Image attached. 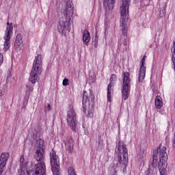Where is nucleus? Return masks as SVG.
Wrapping results in <instances>:
<instances>
[{"instance_id": "obj_1", "label": "nucleus", "mask_w": 175, "mask_h": 175, "mask_svg": "<svg viewBox=\"0 0 175 175\" xmlns=\"http://www.w3.org/2000/svg\"><path fill=\"white\" fill-rule=\"evenodd\" d=\"M157 167L159 168L160 174L165 175L167 173V153L165 147L153 150L152 162L146 175H157Z\"/></svg>"}, {"instance_id": "obj_2", "label": "nucleus", "mask_w": 175, "mask_h": 175, "mask_svg": "<svg viewBox=\"0 0 175 175\" xmlns=\"http://www.w3.org/2000/svg\"><path fill=\"white\" fill-rule=\"evenodd\" d=\"M131 0H122L120 12V25L122 27V35L126 36L128 35V27L126 23L129 18V3Z\"/></svg>"}, {"instance_id": "obj_3", "label": "nucleus", "mask_w": 175, "mask_h": 175, "mask_svg": "<svg viewBox=\"0 0 175 175\" xmlns=\"http://www.w3.org/2000/svg\"><path fill=\"white\" fill-rule=\"evenodd\" d=\"M64 13L66 14V20H61L57 27L59 32L62 33L64 32V31L66 29V27L73 21V15L75 14V12L73 11V3H72V1H68L66 2Z\"/></svg>"}, {"instance_id": "obj_4", "label": "nucleus", "mask_w": 175, "mask_h": 175, "mask_svg": "<svg viewBox=\"0 0 175 175\" xmlns=\"http://www.w3.org/2000/svg\"><path fill=\"white\" fill-rule=\"evenodd\" d=\"M40 75H42V55H37L33 62L29 79L30 83L31 84H36L39 81Z\"/></svg>"}, {"instance_id": "obj_5", "label": "nucleus", "mask_w": 175, "mask_h": 175, "mask_svg": "<svg viewBox=\"0 0 175 175\" xmlns=\"http://www.w3.org/2000/svg\"><path fill=\"white\" fill-rule=\"evenodd\" d=\"M118 154V161L121 165H126L128 163V149L126 145L120 143L116 151Z\"/></svg>"}, {"instance_id": "obj_6", "label": "nucleus", "mask_w": 175, "mask_h": 175, "mask_svg": "<svg viewBox=\"0 0 175 175\" xmlns=\"http://www.w3.org/2000/svg\"><path fill=\"white\" fill-rule=\"evenodd\" d=\"M131 91V79H129V72H125L123 75V85L122 89V98L126 100L129 98Z\"/></svg>"}, {"instance_id": "obj_7", "label": "nucleus", "mask_w": 175, "mask_h": 175, "mask_svg": "<svg viewBox=\"0 0 175 175\" xmlns=\"http://www.w3.org/2000/svg\"><path fill=\"white\" fill-rule=\"evenodd\" d=\"M50 162L51 165L52 172L54 175H61L59 172V158L57 157V153L52 150L50 152Z\"/></svg>"}, {"instance_id": "obj_8", "label": "nucleus", "mask_w": 175, "mask_h": 175, "mask_svg": "<svg viewBox=\"0 0 175 175\" xmlns=\"http://www.w3.org/2000/svg\"><path fill=\"white\" fill-rule=\"evenodd\" d=\"M7 25H8L5 30V33L3 37L4 43H3V51H8L10 49V34L13 33V23H7Z\"/></svg>"}, {"instance_id": "obj_9", "label": "nucleus", "mask_w": 175, "mask_h": 175, "mask_svg": "<svg viewBox=\"0 0 175 175\" xmlns=\"http://www.w3.org/2000/svg\"><path fill=\"white\" fill-rule=\"evenodd\" d=\"M67 122L72 131L76 132V112L73 109V105L69 106V110L67 112Z\"/></svg>"}, {"instance_id": "obj_10", "label": "nucleus", "mask_w": 175, "mask_h": 175, "mask_svg": "<svg viewBox=\"0 0 175 175\" xmlns=\"http://www.w3.org/2000/svg\"><path fill=\"white\" fill-rule=\"evenodd\" d=\"M32 175H46V165L44 162H40L34 165Z\"/></svg>"}, {"instance_id": "obj_11", "label": "nucleus", "mask_w": 175, "mask_h": 175, "mask_svg": "<svg viewBox=\"0 0 175 175\" xmlns=\"http://www.w3.org/2000/svg\"><path fill=\"white\" fill-rule=\"evenodd\" d=\"M146 62V55L143 57L141 60V67L139 72L138 81L139 83H143V80H144L146 77V66H144V64Z\"/></svg>"}, {"instance_id": "obj_12", "label": "nucleus", "mask_w": 175, "mask_h": 175, "mask_svg": "<svg viewBox=\"0 0 175 175\" xmlns=\"http://www.w3.org/2000/svg\"><path fill=\"white\" fill-rule=\"evenodd\" d=\"M116 80H117V76L114 74L111 75V78H110V83L108 85L107 87V99H108V102H111V83L113 81H116Z\"/></svg>"}, {"instance_id": "obj_13", "label": "nucleus", "mask_w": 175, "mask_h": 175, "mask_svg": "<svg viewBox=\"0 0 175 175\" xmlns=\"http://www.w3.org/2000/svg\"><path fill=\"white\" fill-rule=\"evenodd\" d=\"M14 48L17 50L23 49V35L21 33L17 34L14 42Z\"/></svg>"}, {"instance_id": "obj_14", "label": "nucleus", "mask_w": 175, "mask_h": 175, "mask_svg": "<svg viewBox=\"0 0 175 175\" xmlns=\"http://www.w3.org/2000/svg\"><path fill=\"white\" fill-rule=\"evenodd\" d=\"M10 154L8 152H3L0 157V167H4L8 163V159H9Z\"/></svg>"}, {"instance_id": "obj_15", "label": "nucleus", "mask_w": 175, "mask_h": 175, "mask_svg": "<svg viewBox=\"0 0 175 175\" xmlns=\"http://www.w3.org/2000/svg\"><path fill=\"white\" fill-rule=\"evenodd\" d=\"M44 156V150L37 149L34 154V158L36 161H42Z\"/></svg>"}, {"instance_id": "obj_16", "label": "nucleus", "mask_w": 175, "mask_h": 175, "mask_svg": "<svg viewBox=\"0 0 175 175\" xmlns=\"http://www.w3.org/2000/svg\"><path fill=\"white\" fill-rule=\"evenodd\" d=\"M115 3L116 0H105L104 8H105V9H108V10H113V9H114Z\"/></svg>"}, {"instance_id": "obj_17", "label": "nucleus", "mask_w": 175, "mask_h": 175, "mask_svg": "<svg viewBox=\"0 0 175 175\" xmlns=\"http://www.w3.org/2000/svg\"><path fill=\"white\" fill-rule=\"evenodd\" d=\"M83 40L85 44H88V43H90V40H91V36L90 35V31H88V30L83 31Z\"/></svg>"}, {"instance_id": "obj_18", "label": "nucleus", "mask_w": 175, "mask_h": 175, "mask_svg": "<svg viewBox=\"0 0 175 175\" xmlns=\"http://www.w3.org/2000/svg\"><path fill=\"white\" fill-rule=\"evenodd\" d=\"M154 105L157 109H161L163 106V103L162 102V97L160 96H157L154 101Z\"/></svg>"}, {"instance_id": "obj_19", "label": "nucleus", "mask_w": 175, "mask_h": 175, "mask_svg": "<svg viewBox=\"0 0 175 175\" xmlns=\"http://www.w3.org/2000/svg\"><path fill=\"white\" fill-rule=\"evenodd\" d=\"M44 141L42 139H39L36 141V149L37 150H44Z\"/></svg>"}, {"instance_id": "obj_20", "label": "nucleus", "mask_w": 175, "mask_h": 175, "mask_svg": "<svg viewBox=\"0 0 175 175\" xmlns=\"http://www.w3.org/2000/svg\"><path fill=\"white\" fill-rule=\"evenodd\" d=\"M18 173L19 175H28L29 172L27 170V167H21V168L18 170Z\"/></svg>"}, {"instance_id": "obj_21", "label": "nucleus", "mask_w": 175, "mask_h": 175, "mask_svg": "<svg viewBox=\"0 0 175 175\" xmlns=\"http://www.w3.org/2000/svg\"><path fill=\"white\" fill-rule=\"evenodd\" d=\"M88 97L87 96V92L83 91V111L85 113L87 111V108H85V103H87V99Z\"/></svg>"}, {"instance_id": "obj_22", "label": "nucleus", "mask_w": 175, "mask_h": 175, "mask_svg": "<svg viewBox=\"0 0 175 175\" xmlns=\"http://www.w3.org/2000/svg\"><path fill=\"white\" fill-rule=\"evenodd\" d=\"M66 147L68 150H73V141L72 139H69L66 143Z\"/></svg>"}, {"instance_id": "obj_23", "label": "nucleus", "mask_w": 175, "mask_h": 175, "mask_svg": "<svg viewBox=\"0 0 175 175\" xmlns=\"http://www.w3.org/2000/svg\"><path fill=\"white\" fill-rule=\"evenodd\" d=\"M172 61L173 62V65H174V69L175 70V42L174 44V46L172 48Z\"/></svg>"}, {"instance_id": "obj_24", "label": "nucleus", "mask_w": 175, "mask_h": 175, "mask_svg": "<svg viewBox=\"0 0 175 175\" xmlns=\"http://www.w3.org/2000/svg\"><path fill=\"white\" fill-rule=\"evenodd\" d=\"M21 167H27V163L25 162V159H24V155H22L20 159Z\"/></svg>"}, {"instance_id": "obj_25", "label": "nucleus", "mask_w": 175, "mask_h": 175, "mask_svg": "<svg viewBox=\"0 0 175 175\" xmlns=\"http://www.w3.org/2000/svg\"><path fill=\"white\" fill-rule=\"evenodd\" d=\"M88 116L89 117H94V106H92L91 108L88 110Z\"/></svg>"}, {"instance_id": "obj_26", "label": "nucleus", "mask_w": 175, "mask_h": 175, "mask_svg": "<svg viewBox=\"0 0 175 175\" xmlns=\"http://www.w3.org/2000/svg\"><path fill=\"white\" fill-rule=\"evenodd\" d=\"M63 85H64V87H66V85H69V79H64L63 80Z\"/></svg>"}, {"instance_id": "obj_27", "label": "nucleus", "mask_w": 175, "mask_h": 175, "mask_svg": "<svg viewBox=\"0 0 175 175\" xmlns=\"http://www.w3.org/2000/svg\"><path fill=\"white\" fill-rule=\"evenodd\" d=\"M2 62H3V55L0 53V65H2Z\"/></svg>"}, {"instance_id": "obj_28", "label": "nucleus", "mask_w": 175, "mask_h": 175, "mask_svg": "<svg viewBox=\"0 0 175 175\" xmlns=\"http://www.w3.org/2000/svg\"><path fill=\"white\" fill-rule=\"evenodd\" d=\"M142 161H144L146 159V154L143 153L142 156L141 157Z\"/></svg>"}, {"instance_id": "obj_29", "label": "nucleus", "mask_w": 175, "mask_h": 175, "mask_svg": "<svg viewBox=\"0 0 175 175\" xmlns=\"http://www.w3.org/2000/svg\"><path fill=\"white\" fill-rule=\"evenodd\" d=\"M2 173H3V167H0V175H2Z\"/></svg>"}, {"instance_id": "obj_30", "label": "nucleus", "mask_w": 175, "mask_h": 175, "mask_svg": "<svg viewBox=\"0 0 175 175\" xmlns=\"http://www.w3.org/2000/svg\"><path fill=\"white\" fill-rule=\"evenodd\" d=\"M94 40L96 43V44H98V37L96 36L95 38H94Z\"/></svg>"}, {"instance_id": "obj_31", "label": "nucleus", "mask_w": 175, "mask_h": 175, "mask_svg": "<svg viewBox=\"0 0 175 175\" xmlns=\"http://www.w3.org/2000/svg\"><path fill=\"white\" fill-rule=\"evenodd\" d=\"M27 88H28L29 91H32V88L30 86L27 85Z\"/></svg>"}, {"instance_id": "obj_32", "label": "nucleus", "mask_w": 175, "mask_h": 175, "mask_svg": "<svg viewBox=\"0 0 175 175\" xmlns=\"http://www.w3.org/2000/svg\"><path fill=\"white\" fill-rule=\"evenodd\" d=\"M51 109V107L50 106V104H48V110H50Z\"/></svg>"}, {"instance_id": "obj_33", "label": "nucleus", "mask_w": 175, "mask_h": 175, "mask_svg": "<svg viewBox=\"0 0 175 175\" xmlns=\"http://www.w3.org/2000/svg\"><path fill=\"white\" fill-rule=\"evenodd\" d=\"M124 46H126V40H124Z\"/></svg>"}, {"instance_id": "obj_34", "label": "nucleus", "mask_w": 175, "mask_h": 175, "mask_svg": "<svg viewBox=\"0 0 175 175\" xmlns=\"http://www.w3.org/2000/svg\"><path fill=\"white\" fill-rule=\"evenodd\" d=\"M0 96H2V90H0Z\"/></svg>"}]
</instances>
